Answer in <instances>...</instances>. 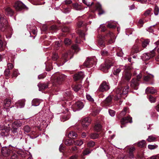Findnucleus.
Wrapping results in <instances>:
<instances>
[{"label":"nucleus","instance_id":"nucleus-44","mask_svg":"<svg viewBox=\"0 0 159 159\" xmlns=\"http://www.w3.org/2000/svg\"><path fill=\"white\" fill-rule=\"evenodd\" d=\"M64 43L66 46H69L71 43V40L68 38H65L64 40Z\"/></svg>","mask_w":159,"mask_h":159},{"label":"nucleus","instance_id":"nucleus-7","mask_svg":"<svg viewBox=\"0 0 159 159\" xmlns=\"http://www.w3.org/2000/svg\"><path fill=\"white\" fill-rule=\"evenodd\" d=\"M23 123L20 120L15 121L12 124V128L11 129L12 133L14 134L17 133L18 128L23 125Z\"/></svg>","mask_w":159,"mask_h":159},{"label":"nucleus","instance_id":"nucleus-15","mask_svg":"<svg viewBox=\"0 0 159 159\" xmlns=\"http://www.w3.org/2000/svg\"><path fill=\"white\" fill-rule=\"evenodd\" d=\"M10 130L9 127L0 126V132L1 135L2 136H6L8 134V133Z\"/></svg>","mask_w":159,"mask_h":159},{"label":"nucleus","instance_id":"nucleus-2","mask_svg":"<svg viewBox=\"0 0 159 159\" xmlns=\"http://www.w3.org/2000/svg\"><path fill=\"white\" fill-rule=\"evenodd\" d=\"M66 76L64 74L57 73L55 75V77L53 81V89L56 91H58L59 86L64 82Z\"/></svg>","mask_w":159,"mask_h":159},{"label":"nucleus","instance_id":"nucleus-27","mask_svg":"<svg viewBox=\"0 0 159 159\" xmlns=\"http://www.w3.org/2000/svg\"><path fill=\"white\" fill-rule=\"evenodd\" d=\"M146 93L148 92L151 94H153L157 92V90L154 89L153 87H147L146 89Z\"/></svg>","mask_w":159,"mask_h":159},{"label":"nucleus","instance_id":"nucleus-28","mask_svg":"<svg viewBox=\"0 0 159 159\" xmlns=\"http://www.w3.org/2000/svg\"><path fill=\"white\" fill-rule=\"evenodd\" d=\"M5 10L6 14L10 16H13L14 14V12L13 11L10 7H7Z\"/></svg>","mask_w":159,"mask_h":159},{"label":"nucleus","instance_id":"nucleus-26","mask_svg":"<svg viewBox=\"0 0 159 159\" xmlns=\"http://www.w3.org/2000/svg\"><path fill=\"white\" fill-rule=\"evenodd\" d=\"M38 86L40 91L46 89L48 88V84L45 83H39Z\"/></svg>","mask_w":159,"mask_h":159},{"label":"nucleus","instance_id":"nucleus-22","mask_svg":"<svg viewBox=\"0 0 159 159\" xmlns=\"http://www.w3.org/2000/svg\"><path fill=\"white\" fill-rule=\"evenodd\" d=\"M64 97L66 98L71 99L73 98V95L69 89H67L64 93Z\"/></svg>","mask_w":159,"mask_h":159},{"label":"nucleus","instance_id":"nucleus-58","mask_svg":"<svg viewBox=\"0 0 159 159\" xmlns=\"http://www.w3.org/2000/svg\"><path fill=\"white\" fill-rule=\"evenodd\" d=\"M121 71V70L119 68L116 69L114 70L113 72V74L116 76H118L119 73Z\"/></svg>","mask_w":159,"mask_h":159},{"label":"nucleus","instance_id":"nucleus-62","mask_svg":"<svg viewBox=\"0 0 159 159\" xmlns=\"http://www.w3.org/2000/svg\"><path fill=\"white\" fill-rule=\"evenodd\" d=\"M93 111L94 112V116H96L98 114L99 112V110L96 107H94L93 108V107H92Z\"/></svg>","mask_w":159,"mask_h":159},{"label":"nucleus","instance_id":"nucleus-8","mask_svg":"<svg viewBox=\"0 0 159 159\" xmlns=\"http://www.w3.org/2000/svg\"><path fill=\"white\" fill-rule=\"evenodd\" d=\"M13 7L17 11H20L22 10L28 9V8L20 1H16L13 5Z\"/></svg>","mask_w":159,"mask_h":159},{"label":"nucleus","instance_id":"nucleus-45","mask_svg":"<svg viewBox=\"0 0 159 159\" xmlns=\"http://www.w3.org/2000/svg\"><path fill=\"white\" fill-rule=\"evenodd\" d=\"M101 54L102 56H107L109 55V53L105 49L102 50L101 51Z\"/></svg>","mask_w":159,"mask_h":159},{"label":"nucleus","instance_id":"nucleus-48","mask_svg":"<svg viewBox=\"0 0 159 159\" xmlns=\"http://www.w3.org/2000/svg\"><path fill=\"white\" fill-rule=\"evenodd\" d=\"M149 41L148 39L144 40L142 43V48H144L148 44Z\"/></svg>","mask_w":159,"mask_h":159},{"label":"nucleus","instance_id":"nucleus-6","mask_svg":"<svg viewBox=\"0 0 159 159\" xmlns=\"http://www.w3.org/2000/svg\"><path fill=\"white\" fill-rule=\"evenodd\" d=\"M13 147L9 145L8 147H2L1 152L2 155L5 157H7L12 153Z\"/></svg>","mask_w":159,"mask_h":159},{"label":"nucleus","instance_id":"nucleus-34","mask_svg":"<svg viewBox=\"0 0 159 159\" xmlns=\"http://www.w3.org/2000/svg\"><path fill=\"white\" fill-rule=\"evenodd\" d=\"M82 87V85L80 84H77L75 85L73 87V89L74 91L76 92H77L79 91V90L81 89Z\"/></svg>","mask_w":159,"mask_h":159},{"label":"nucleus","instance_id":"nucleus-13","mask_svg":"<svg viewBox=\"0 0 159 159\" xmlns=\"http://www.w3.org/2000/svg\"><path fill=\"white\" fill-rule=\"evenodd\" d=\"M122 88L121 87H118L114 90V93H116V95L114 97V99L118 100L120 98L122 95Z\"/></svg>","mask_w":159,"mask_h":159},{"label":"nucleus","instance_id":"nucleus-59","mask_svg":"<svg viewBox=\"0 0 159 159\" xmlns=\"http://www.w3.org/2000/svg\"><path fill=\"white\" fill-rule=\"evenodd\" d=\"M129 88V86H127L125 87V89H124L123 90H122V95H125L127 93Z\"/></svg>","mask_w":159,"mask_h":159},{"label":"nucleus","instance_id":"nucleus-12","mask_svg":"<svg viewBox=\"0 0 159 159\" xmlns=\"http://www.w3.org/2000/svg\"><path fill=\"white\" fill-rule=\"evenodd\" d=\"M156 48H155L150 53H147L143 54V60L147 61L154 57L155 55V50H156Z\"/></svg>","mask_w":159,"mask_h":159},{"label":"nucleus","instance_id":"nucleus-20","mask_svg":"<svg viewBox=\"0 0 159 159\" xmlns=\"http://www.w3.org/2000/svg\"><path fill=\"white\" fill-rule=\"evenodd\" d=\"M143 49L138 44H134L133 47L131 52L133 53H137Z\"/></svg>","mask_w":159,"mask_h":159},{"label":"nucleus","instance_id":"nucleus-31","mask_svg":"<svg viewBox=\"0 0 159 159\" xmlns=\"http://www.w3.org/2000/svg\"><path fill=\"white\" fill-rule=\"evenodd\" d=\"M16 106L20 108L23 107L25 105V101L24 100H19L16 103Z\"/></svg>","mask_w":159,"mask_h":159},{"label":"nucleus","instance_id":"nucleus-4","mask_svg":"<svg viewBox=\"0 0 159 159\" xmlns=\"http://www.w3.org/2000/svg\"><path fill=\"white\" fill-rule=\"evenodd\" d=\"M114 62L113 60H112L111 59H108L104 64H102L100 66L99 69L104 72L107 73L108 72V69L112 66Z\"/></svg>","mask_w":159,"mask_h":159},{"label":"nucleus","instance_id":"nucleus-55","mask_svg":"<svg viewBox=\"0 0 159 159\" xmlns=\"http://www.w3.org/2000/svg\"><path fill=\"white\" fill-rule=\"evenodd\" d=\"M24 130L25 132L28 133L30 131V128L28 125H26L24 126Z\"/></svg>","mask_w":159,"mask_h":159},{"label":"nucleus","instance_id":"nucleus-17","mask_svg":"<svg viewBox=\"0 0 159 159\" xmlns=\"http://www.w3.org/2000/svg\"><path fill=\"white\" fill-rule=\"evenodd\" d=\"M84 105L82 102L78 101L76 102L73 105L72 107L73 108L74 111L76 110H79L82 109L84 107Z\"/></svg>","mask_w":159,"mask_h":159},{"label":"nucleus","instance_id":"nucleus-41","mask_svg":"<svg viewBox=\"0 0 159 159\" xmlns=\"http://www.w3.org/2000/svg\"><path fill=\"white\" fill-rule=\"evenodd\" d=\"M95 145V143L93 141H89L87 143V146L88 148L92 149Z\"/></svg>","mask_w":159,"mask_h":159},{"label":"nucleus","instance_id":"nucleus-46","mask_svg":"<svg viewBox=\"0 0 159 159\" xmlns=\"http://www.w3.org/2000/svg\"><path fill=\"white\" fill-rule=\"evenodd\" d=\"M102 128L101 125L99 124H96L94 127V129L97 131H99L101 130Z\"/></svg>","mask_w":159,"mask_h":159},{"label":"nucleus","instance_id":"nucleus-36","mask_svg":"<svg viewBox=\"0 0 159 159\" xmlns=\"http://www.w3.org/2000/svg\"><path fill=\"white\" fill-rule=\"evenodd\" d=\"M93 150V149L88 148H85L83 151V154L84 155H87L90 153Z\"/></svg>","mask_w":159,"mask_h":159},{"label":"nucleus","instance_id":"nucleus-37","mask_svg":"<svg viewBox=\"0 0 159 159\" xmlns=\"http://www.w3.org/2000/svg\"><path fill=\"white\" fill-rule=\"evenodd\" d=\"M40 103V100L37 98L33 99L32 101V105L35 106L39 105Z\"/></svg>","mask_w":159,"mask_h":159},{"label":"nucleus","instance_id":"nucleus-14","mask_svg":"<svg viewBox=\"0 0 159 159\" xmlns=\"http://www.w3.org/2000/svg\"><path fill=\"white\" fill-rule=\"evenodd\" d=\"M91 121V119L89 117L85 118L82 120L81 124L82 128L84 130H86L88 126L90 124Z\"/></svg>","mask_w":159,"mask_h":159},{"label":"nucleus","instance_id":"nucleus-61","mask_svg":"<svg viewBox=\"0 0 159 159\" xmlns=\"http://www.w3.org/2000/svg\"><path fill=\"white\" fill-rule=\"evenodd\" d=\"M127 111V108H125L123 111H122L121 113H120V117H122L124 116L126 114V111Z\"/></svg>","mask_w":159,"mask_h":159},{"label":"nucleus","instance_id":"nucleus-30","mask_svg":"<svg viewBox=\"0 0 159 159\" xmlns=\"http://www.w3.org/2000/svg\"><path fill=\"white\" fill-rule=\"evenodd\" d=\"M134 147H131L129 148V157L130 158H133L134 157V152L135 151Z\"/></svg>","mask_w":159,"mask_h":159},{"label":"nucleus","instance_id":"nucleus-53","mask_svg":"<svg viewBox=\"0 0 159 159\" xmlns=\"http://www.w3.org/2000/svg\"><path fill=\"white\" fill-rule=\"evenodd\" d=\"M71 48L76 52H78L80 50V48L77 44H74L72 45Z\"/></svg>","mask_w":159,"mask_h":159},{"label":"nucleus","instance_id":"nucleus-47","mask_svg":"<svg viewBox=\"0 0 159 159\" xmlns=\"http://www.w3.org/2000/svg\"><path fill=\"white\" fill-rule=\"evenodd\" d=\"M73 140L70 139H67L65 141V144L66 145L68 146L71 145L73 144Z\"/></svg>","mask_w":159,"mask_h":159},{"label":"nucleus","instance_id":"nucleus-3","mask_svg":"<svg viewBox=\"0 0 159 159\" xmlns=\"http://www.w3.org/2000/svg\"><path fill=\"white\" fill-rule=\"evenodd\" d=\"M0 29L2 31H11V29L8 24L6 16L0 14Z\"/></svg>","mask_w":159,"mask_h":159},{"label":"nucleus","instance_id":"nucleus-38","mask_svg":"<svg viewBox=\"0 0 159 159\" xmlns=\"http://www.w3.org/2000/svg\"><path fill=\"white\" fill-rule=\"evenodd\" d=\"M49 29L51 33L56 32L58 30V27L55 25H53L50 27Z\"/></svg>","mask_w":159,"mask_h":159},{"label":"nucleus","instance_id":"nucleus-19","mask_svg":"<svg viewBox=\"0 0 159 159\" xmlns=\"http://www.w3.org/2000/svg\"><path fill=\"white\" fill-rule=\"evenodd\" d=\"M112 103V98L111 96H109L102 103L103 106H109Z\"/></svg>","mask_w":159,"mask_h":159},{"label":"nucleus","instance_id":"nucleus-25","mask_svg":"<svg viewBox=\"0 0 159 159\" xmlns=\"http://www.w3.org/2000/svg\"><path fill=\"white\" fill-rule=\"evenodd\" d=\"M96 10L98 11V14L102 15L104 13V11L102 9L101 5L99 3H97L95 5Z\"/></svg>","mask_w":159,"mask_h":159},{"label":"nucleus","instance_id":"nucleus-21","mask_svg":"<svg viewBox=\"0 0 159 159\" xmlns=\"http://www.w3.org/2000/svg\"><path fill=\"white\" fill-rule=\"evenodd\" d=\"M84 77L83 73L82 72H79L75 74L74 75V79L75 81L78 80H82Z\"/></svg>","mask_w":159,"mask_h":159},{"label":"nucleus","instance_id":"nucleus-42","mask_svg":"<svg viewBox=\"0 0 159 159\" xmlns=\"http://www.w3.org/2000/svg\"><path fill=\"white\" fill-rule=\"evenodd\" d=\"M37 28L35 26H33L32 27H31L30 28V34H31V33L33 34L34 35H35L36 34L37 31Z\"/></svg>","mask_w":159,"mask_h":159},{"label":"nucleus","instance_id":"nucleus-63","mask_svg":"<svg viewBox=\"0 0 159 159\" xmlns=\"http://www.w3.org/2000/svg\"><path fill=\"white\" fill-rule=\"evenodd\" d=\"M158 146L157 145H149L148 146V148L151 150L154 149L157 147Z\"/></svg>","mask_w":159,"mask_h":159},{"label":"nucleus","instance_id":"nucleus-57","mask_svg":"<svg viewBox=\"0 0 159 159\" xmlns=\"http://www.w3.org/2000/svg\"><path fill=\"white\" fill-rule=\"evenodd\" d=\"M159 12V8L157 6H156L154 9V14L155 15H157L158 14Z\"/></svg>","mask_w":159,"mask_h":159},{"label":"nucleus","instance_id":"nucleus-16","mask_svg":"<svg viewBox=\"0 0 159 159\" xmlns=\"http://www.w3.org/2000/svg\"><path fill=\"white\" fill-rule=\"evenodd\" d=\"M128 68L125 70V73L123 74V77L125 80L129 81L131 78L132 74L130 71V68Z\"/></svg>","mask_w":159,"mask_h":159},{"label":"nucleus","instance_id":"nucleus-10","mask_svg":"<svg viewBox=\"0 0 159 159\" xmlns=\"http://www.w3.org/2000/svg\"><path fill=\"white\" fill-rule=\"evenodd\" d=\"M110 89V86L108 83L104 81L101 84L98 90L101 92H103L105 91L108 90Z\"/></svg>","mask_w":159,"mask_h":159},{"label":"nucleus","instance_id":"nucleus-56","mask_svg":"<svg viewBox=\"0 0 159 159\" xmlns=\"http://www.w3.org/2000/svg\"><path fill=\"white\" fill-rule=\"evenodd\" d=\"M156 139V138L155 137L152 136H148V138L147 140L149 142H151L155 141Z\"/></svg>","mask_w":159,"mask_h":159},{"label":"nucleus","instance_id":"nucleus-35","mask_svg":"<svg viewBox=\"0 0 159 159\" xmlns=\"http://www.w3.org/2000/svg\"><path fill=\"white\" fill-rule=\"evenodd\" d=\"M70 117V116L68 111L67 114L61 116V121L64 122L68 120Z\"/></svg>","mask_w":159,"mask_h":159},{"label":"nucleus","instance_id":"nucleus-33","mask_svg":"<svg viewBox=\"0 0 159 159\" xmlns=\"http://www.w3.org/2000/svg\"><path fill=\"white\" fill-rule=\"evenodd\" d=\"M68 137L71 139H75L77 136V134L73 131H71L69 132L68 134Z\"/></svg>","mask_w":159,"mask_h":159},{"label":"nucleus","instance_id":"nucleus-24","mask_svg":"<svg viewBox=\"0 0 159 159\" xmlns=\"http://www.w3.org/2000/svg\"><path fill=\"white\" fill-rule=\"evenodd\" d=\"M71 8L73 9L78 11H80L83 8L77 2L72 4Z\"/></svg>","mask_w":159,"mask_h":159},{"label":"nucleus","instance_id":"nucleus-60","mask_svg":"<svg viewBox=\"0 0 159 159\" xmlns=\"http://www.w3.org/2000/svg\"><path fill=\"white\" fill-rule=\"evenodd\" d=\"M152 11V9L150 8L147 10L144 13V15L145 16L149 15Z\"/></svg>","mask_w":159,"mask_h":159},{"label":"nucleus","instance_id":"nucleus-9","mask_svg":"<svg viewBox=\"0 0 159 159\" xmlns=\"http://www.w3.org/2000/svg\"><path fill=\"white\" fill-rule=\"evenodd\" d=\"M96 59L95 57L90 58H87V60L84 63V66L86 67L90 68L96 63Z\"/></svg>","mask_w":159,"mask_h":159},{"label":"nucleus","instance_id":"nucleus-50","mask_svg":"<svg viewBox=\"0 0 159 159\" xmlns=\"http://www.w3.org/2000/svg\"><path fill=\"white\" fill-rule=\"evenodd\" d=\"M99 135L97 133H92L90 134V137L92 139H95L98 138Z\"/></svg>","mask_w":159,"mask_h":159},{"label":"nucleus","instance_id":"nucleus-32","mask_svg":"<svg viewBox=\"0 0 159 159\" xmlns=\"http://www.w3.org/2000/svg\"><path fill=\"white\" fill-rule=\"evenodd\" d=\"M140 148H144L146 146V142L145 140H143L140 142H139L137 143H135Z\"/></svg>","mask_w":159,"mask_h":159},{"label":"nucleus","instance_id":"nucleus-51","mask_svg":"<svg viewBox=\"0 0 159 159\" xmlns=\"http://www.w3.org/2000/svg\"><path fill=\"white\" fill-rule=\"evenodd\" d=\"M148 98L151 102H155L156 101V98L150 95L149 96Z\"/></svg>","mask_w":159,"mask_h":159},{"label":"nucleus","instance_id":"nucleus-43","mask_svg":"<svg viewBox=\"0 0 159 159\" xmlns=\"http://www.w3.org/2000/svg\"><path fill=\"white\" fill-rule=\"evenodd\" d=\"M11 103V99L9 98H6L4 100V106L6 107H9L10 106Z\"/></svg>","mask_w":159,"mask_h":159},{"label":"nucleus","instance_id":"nucleus-40","mask_svg":"<svg viewBox=\"0 0 159 159\" xmlns=\"http://www.w3.org/2000/svg\"><path fill=\"white\" fill-rule=\"evenodd\" d=\"M10 72L9 69H6L4 72V75L5 76L6 78L7 79H8L10 76Z\"/></svg>","mask_w":159,"mask_h":159},{"label":"nucleus","instance_id":"nucleus-11","mask_svg":"<svg viewBox=\"0 0 159 159\" xmlns=\"http://www.w3.org/2000/svg\"><path fill=\"white\" fill-rule=\"evenodd\" d=\"M121 125V127H125V124L128 123H132V117L129 116L123 117L120 121Z\"/></svg>","mask_w":159,"mask_h":159},{"label":"nucleus","instance_id":"nucleus-64","mask_svg":"<svg viewBox=\"0 0 159 159\" xmlns=\"http://www.w3.org/2000/svg\"><path fill=\"white\" fill-rule=\"evenodd\" d=\"M143 157V153H140L139 152L137 153V158L138 159H142Z\"/></svg>","mask_w":159,"mask_h":159},{"label":"nucleus","instance_id":"nucleus-18","mask_svg":"<svg viewBox=\"0 0 159 159\" xmlns=\"http://www.w3.org/2000/svg\"><path fill=\"white\" fill-rule=\"evenodd\" d=\"M139 84V82H138L137 80L133 78L131 81L130 85L131 88L134 90L138 89Z\"/></svg>","mask_w":159,"mask_h":159},{"label":"nucleus","instance_id":"nucleus-54","mask_svg":"<svg viewBox=\"0 0 159 159\" xmlns=\"http://www.w3.org/2000/svg\"><path fill=\"white\" fill-rule=\"evenodd\" d=\"M18 71L16 70H13V73L11 75V77L12 78H13V77H15V78H16L17 76L18 75Z\"/></svg>","mask_w":159,"mask_h":159},{"label":"nucleus","instance_id":"nucleus-52","mask_svg":"<svg viewBox=\"0 0 159 159\" xmlns=\"http://www.w3.org/2000/svg\"><path fill=\"white\" fill-rule=\"evenodd\" d=\"M73 142L75 145L78 146H80L83 143V142L81 140H79L76 141H75L73 140Z\"/></svg>","mask_w":159,"mask_h":159},{"label":"nucleus","instance_id":"nucleus-5","mask_svg":"<svg viewBox=\"0 0 159 159\" xmlns=\"http://www.w3.org/2000/svg\"><path fill=\"white\" fill-rule=\"evenodd\" d=\"M87 24L84 23L83 21H79L77 23V26L79 28L82 26L83 28H84L83 30L81 29H78L77 31V33L79 34V35L82 38H84L85 36V34L84 32V30H87V29L86 26Z\"/></svg>","mask_w":159,"mask_h":159},{"label":"nucleus","instance_id":"nucleus-1","mask_svg":"<svg viewBox=\"0 0 159 159\" xmlns=\"http://www.w3.org/2000/svg\"><path fill=\"white\" fill-rule=\"evenodd\" d=\"M98 31L99 32H100L105 33V35L102 34L101 37L98 40V45L100 48L105 47L106 44H110L115 42V37L114 34L110 31L108 30L104 25H101Z\"/></svg>","mask_w":159,"mask_h":159},{"label":"nucleus","instance_id":"nucleus-49","mask_svg":"<svg viewBox=\"0 0 159 159\" xmlns=\"http://www.w3.org/2000/svg\"><path fill=\"white\" fill-rule=\"evenodd\" d=\"M38 135L34 131H32L30 137L31 138L34 139L38 137Z\"/></svg>","mask_w":159,"mask_h":159},{"label":"nucleus","instance_id":"nucleus-39","mask_svg":"<svg viewBox=\"0 0 159 159\" xmlns=\"http://www.w3.org/2000/svg\"><path fill=\"white\" fill-rule=\"evenodd\" d=\"M107 28L110 29H114L116 27V25L115 23L109 22L107 25Z\"/></svg>","mask_w":159,"mask_h":159},{"label":"nucleus","instance_id":"nucleus-29","mask_svg":"<svg viewBox=\"0 0 159 159\" xmlns=\"http://www.w3.org/2000/svg\"><path fill=\"white\" fill-rule=\"evenodd\" d=\"M61 30L63 33H64L62 34L63 35L65 36L67 33L70 32V29L68 27L64 26L62 28Z\"/></svg>","mask_w":159,"mask_h":159},{"label":"nucleus","instance_id":"nucleus-23","mask_svg":"<svg viewBox=\"0 0 159 159\" xmlns=\"http://www.w3.org/2000/svg\"><path fill=\"white\" fill-rule=\"evenodd\" d=\"M69 59L68 54V53H66L62 54L61 58V59L63 64L66 62Z\"/></svg>","mask_w":159,"mask_h":159}]
</instances>
